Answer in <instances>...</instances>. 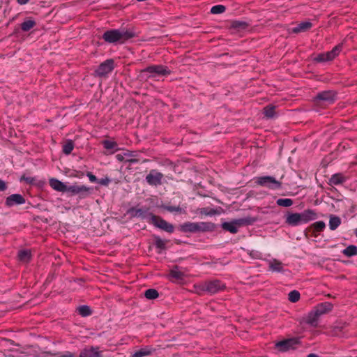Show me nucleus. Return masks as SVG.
Returning <instances> with one entry per match:
<instances>
[{
	"mask_svg": "<svg viewBox=\"0 0 357 357\" xmlns=\"http://www.w3.org/2000/svg\"><path fill=\"white\" fill-rule=\"evenodd\" d=\"M135 36V33L130 29H109L104 32L102 38L108 43L123 44Z\"/></svg>",
	"mask_w": 357,
	"mask_h": 357,
	"instance_id": "1",
	"label": "nucleus"
},
{
	"mask_svg": "<svg viewBox=\"0 0 357 357\" xmlns=\"http://www.w3.org/2000/svg\"><path fill=\"white\" fill-rule=\"evenodd\" d=\"M317 215L314 210L307 209L302 213H288L286 215L285 222L290 226H297L301 224L307 223L316 220Z\"/></svg>",
	"mask_w": 357,
	"mask_h": 357,
	"instance_id": "2",
	"label": "nucleus"
},
{
	"mask_svg": "<svg viewBox=\"0 0 357 357\" xmlns=\"http://www.w3.org/2000/svg\"><path fill=\"white\" fill-rule=\"evenodd\" d=\"M214 224L211 222H187L180 226V229L183 232L195 233L198 231H208L213 230Z\"/></svg>",
	"mask_w": 357,
	"mask_h": 357,
	"instance_id": "3",
	"label": "nucleus"
},
{
	"mask_svg": "<svg viewBox=\"0 0 357 357\" xmlns=\"http://www.w3.org/2000/svg\"><path fill=\"white\" fill-rule=\"evenodd\" d=\"M254 222V219L250 218H241L235 220L232 222H226L222 224V228L224 230L228 231L231 234L238 232V228L243 225H251Z\"/></svg>",
	"mask_w": 357,
	"mask_h": 357,
	"instance_id": "4",
	"label": "nucleus"
},
{
	"mask_svg": "<svg viewBox=\"0 0 357 357\" xmlns=\"http://www.w3.org/2000/svg\"><path fill=\"white\" fill-rule=\"evenodd\" d=\"M255 183L259 185L266 187L271 190H278L282 188V183L271 176L257 177Z\"/></svg>",
	"mask_w": 357,
	"mask_h": 357,
	"instance_id": "5",
	"label": "nucleus"
},
{
	"mask_svg": "<svg viewBox=\"0 0 357 357\" xmlns=\"http://www.w3.org/2000/svg\"><path fill=\"white\" fill-rule=\"evenodd\" d=\"M127 213L131 218H139L143 220H147L151 223L152 220V216L154 215L152 213L149 211V208L144 207L141 208H137L135 207H131L127 211Z\"/></svg>",
	"mask_w": 357,
	"mask_h": 357,
	"instance_id": "6",
	"label": "nucleus"
},
{
	"mask_svg": "<svg viewBox=\"0 0 357 357\" xmlns=\"http://www.w3.org/2000/svg\"><path fill=\"white\" fill-rule=\"evenodd\" d=\"M67 192L73 195H78L79 199H85L92 194L93 188L85 185H74L69 186Z\"/></svg>",
	"mask_w": 357,
	"mask_h": 357,
	"instance_id": "7",
	"label": "nucleus"
},
{
	"mask_svg": "<svg viewBox=\"0 0 357 357\" xmlns=\"http://www.w3.org/2000/svg\"><path fill=\"white\" fill-rule=\"evenodd\" d=\"M114 68V61L113 59H107L101 63L96 69L94 74L96 77H106Z\"/></svg>",
	"mask_w": 357,
	"mask_h": 357,
	"instance_id": "8",
	"label": "nucleus"
},
{
	"mask_svg": "<svg viewBox=\"0 0 357 357\" xmlns=\"http://www.w3.org/2000/svg\"><path fill=\"white\" fill-rule=\"evenodd\" d=\"M151 223L153 224L155 227H158L162 230H164L168 233H173L174 227L173 225L169 223L160 216L154 215L152 216V220Z\"/></svg>",
	"mask_w": 357,
	"mask_h": 357,
	"instance_id": "9",
	"label": "nucleus"
},
{
	"mask_svg": "<svg viewBox=\"0 0 357 357\" xmlns=\"http://www.w3.org/2000/svg\"><path fill=\"white\" fill-rule=\"evenodd\" d=\"M144 73H150L149 77H154L155 75H168L171 73L170 70L162 65H153L149 66L142 70Z\"/></svg>",
	"mask_w": 357,
	"mask_h": 357,
	"instance_id": "10",
	"label": "nucleus"
},
{
	"mask_svg": "<svg viewBox=\"0 0 357 357\" xmlns=\"http://www.w3.org/2000/svg\"><path fill=\"white\" fill-rule=\"evenodd\" d=\"M299 343L300 342L298 338H290L278 342L275 344V347L279 351L284 352L289 349H294Z\"/></svg>",
	"mask_w": 357,
	"mask_h": 357,
	"instance_id": "11",
	"label": "nucleus"
},
{
	"mask_svg": "<svg viewBox=\"0 0 357 357\" xmlns=\"http://www.w3.org/2000/svg\"><path fill=\"white\" fill-rule=\"evenodd\" d=\"M225 287V284L218 280L206 281L205 285L206 292L209 294H215L224 290Z\"/></svg>",
	"mask_w": 357,
	"mask_h": 357,
	"instance_id": "12",
	"label": "nucleus"
},
{
	"mask_svg": "<svg viewBox=\"0 0 357 357\" xmlns=\"http://www.w3.org/2000/svg\"><path fill=\"white\" fill-rule=\"evenodd\" d=\"M163 177L164 176L162 173L152 169L150 171V173L146 175V181L150 185L157 186L162 184Z\"/></svg>",
	"mask_w": 357,
	"mask_h": 357,
	"instance_id": "13",
	"label": "nucleus"
},
{
	"mask_svg": "<svg viewBox=\"0 0 357 357\" xmlns=\"http://www.w3.org/2000/svg\"><path fill=\"white\" fill-rule=\"evenodd\" d=\"M336 99V93L333 91H325L319 93L314 98L315 101H322L327 103H333Z\"/></svg>",
	"mask_w": 357,
	"mask_h": 357,
	"instance_id": "14",
	"label": "nucleus"
},
{
	"mask_svg": "<svg viewBox=\"0 0 357 357\" xmlns=\"http://www.w3.org/2000/svg\"><path fill=\"white\" fill-rule=\"evenodd\" d=\"M24 203V198L20 194L11 195L6 200V205L7 206H13L15 204H22Z\"/></svg>",
	"mask_w": 357,
	"mask_h": 357,
	"instance_id": "15",
	"label": "nucleus"
},
{
	"mask_svg": "<svg viewBox=\"0 0 357 357\" xmlns=\"http://www.w3.org/2000/svg\"><path fill=\"white\" fill-rule=\"evenodd\" d=\"M79 357H100V353L98 347H90L83 349L79 355Z\"/></svg>",
	"mask_w": 357,
	"mask_h": 357,
	"instance_id": "16",
	"label": "nucleus"
},
{
	"mask_svg": "<svg viewBox=\"0 0 357 357\" xmlns=\"http://www.w3.org/2000/svg\"><path fill=\"white\" fill-rule=\"evenodd\" d=\"M348 179V177L342 173H337L330 178L328 184L330 185H337L340 184H343Z\"/></svg>",
	"mask_w": 357,
	"mask_h": 357,
	"instance_id": "17",
	"label": "nucleus"
},
{
	"mask_svg": "<svg viewBox=\"0 0 357 357\" xmlns=\"http://www.w3.org/2000/svg\"><path fill=\"white\" fill-rule=\"evenodd\" d=\"M333 304L329 302L321 303L317 305L314 310L317 312L319 316H321L331 312L333 309Z\"/></svg>",
	"mask_w": 357,
	"mask_h": 357,
	"instance_id": "18",
	"label": "nucleus"
},
{
	"mask_svg": "<svg viewBox=\"0 0 357 357\" xmlns=\"http://www.w3.org/2000/svg\"><path fill=\"white\" fill-rule=\"evenodd\" d=\"M319 317L317 312L313 309L308 313L306 317L304 318V322L311 326L316 327Z\"/></svg>",
	"mask_w": 357,
	"mask_h": 357,
	"instance_id": "19",
	"label": "nucleus"
},
{
	"mask_svg": "<svg viewBox=\"0 0 357 357\" xmlns=\"http://www.w3.org/2000/svg\"><path fill=\"white\" fill-rule=\"evenodd\" d=\"M50 185L58 192L68 191V188L63 183L56 178H51L50 180Z\"/></svg>",
	"mask_w": 357,
	"mask_h": 357,
	"instance_id": "20",
	"label": "nucleus"
},
{
	"mask_svg": "<svg viewBox=\"0 0 357 357\" xmlns=\"http://www.w3.org/2000/svg\"><path fill=\"white\" fill-rule=\"evenodd\" d=\"M269 269L273 272L282 273L284 271V264L276 259H273L268 262Z\"/></svg>",
	"mask_w": 357,
	"mask_h": 357,
	"instance_id": "21",
	"label": "nucleus"
},
{
	"mask_svg": "<svg viewBox=\"0 0 357 357\" xmlns=\"http://www.w3.org/2000/svg\"><path fill=\"white\" fill-rule=\"evenodd\" d=\"M155 349L151 347H145L133 353L131 357H144L151 355Z\"/></svg>",
	"mask_w": 357,
	"mask_h": 357,
	"instance_id": "22",
	"label": "nucleus"
},
{
	"mask_svg": "<svg viewBox=\"0 0 357 357\" xmlns=\"http://www.w3.org/2000/svg\"><path fill=\"white\" fill-rule=\"evenodd\" d=\"M342 45L339 44L334 47L331 51L327 52L325 54V57L327 59V61H332L337 56L342 50Z\"/></svg>",
	"mask_w": 357,
	"mask_h": 357,
	"instance_id": "23",
	"label": "nucleus"
},
{
	"mask_svg": "<svg viewBox=\"0 0 357 357\" xmlns=\"http://www.w3.org/2000/svg\"><path fill=\"white\" fill-rule=\"evenodd\" d=\"M312 26V24L310 22H303L298 24L296 26L292 29V32L294 33H299L305 31L310 29Z\"/></svg>",
	"mask_w": 357,
	"mask_h": 357,
	"instance_id": "24",
	"label": "nucleus"
},
{
	"mask_svg": "<svg viewBox=\"0 0 357 357\" xmlns=\"http://www.w3.org/2000/svg\"><path fill=\"white\" fill-rule=\"evenodd\" d=\"M325 227L326 224L324 221H317L310 225V229L314 236H317V233L323 231Z\"/></svg>",
	"mask_w": 357,
	"mask_h": 357,
	"instance_id": "25",
	"label": "nucleus"
},
{
	"mask_svg": "<svg viewBox=\"0 0 357 357\" xmlns=\"http://www.w3.org/2000/svg\"><path fill=\"white\" fill-rule=\"evenodd\" d=\"M169 276L174 281H181L184 278V273L178 270V266H175L170 271Z\"/></svg>",
	"mask_w": 357,
	"mask_h": 357,
	"instance_id": "26",
	"label": "nucleus"
},
{
	"mask_svg": "<svg viewBox=\"0 0 357 357\" xmlns=\"http://www.w3.org/2000/svg\"><path fill=\"white\" fill-rule=\"evenodd\" d=\"M341 224V219L335 215H331L329 220V228L335 230Z\"/></svg>",
	"mask_w": 357,
	"mask_h": 357,
	"instance_id": "27",
	"label": "nucleus"
},
{
	"mask_svg": "<svg viewBox=\"0 0 357 357\" xmlns=\"http://www.w3.org/2000/svg\"><path fill=\"white\" fill-rule=\"evenodd\" d=\"M31 252L28 250H20L18 252L19 260L22 262L26 263L31 259Z\"/></svg>",
	"mask_w": 357,
	"mask_h": 357,
	"instance_id": "28",
	"label": "nucleus"
},
{
	"mask_svg": "<svg viewBox=\"0 0 357 357\" xmlns=\"http://www.w3.org/2000/svg\"><path fill=\"white\" fill-rule=\"evenodd\" d=\"M124 155L128 158L126 162L129 163H137L139 162V160L135 158L138 155L137 151H127L124 153Z\"/></svg>",
	"mask_w": 357,
	"mask_h": 357,
	"instance_id": "29",
	"label": "nucleus"
},
{
	"mask_svg": "<svg viewBox=\"0 0 357 357\" xmlns=\"http://www.w3.org/2000/svg\"><path fill=\"white\" fill-rule=\"evenodd\" d=\"M342 253L347 257H352L357 255V246L351 245L343 250Z\"/></svg>",
	"mask_w": 357,
	"mask_h": 357,
	"instance_id": "30",
	"label": "nucleus"
},
{
	"mask_svg": "<svg viewBox=\"0 0 357 357\" xmlns=\"http://www.w3.org/2000/svg\"><path fill=\"white\" fill-rule=\"evenodd\" d=\"M36 25V22L33 20L29 19L25 20L21 24V29L23 31H29Z\"/></svg>",
	"mask_w": 357,
	"mask_h": 357,
	"instance_id": "31",
	"label": "nucleus"
},
{
	"mask_svg": "<svg viewBox=\"0 0 357 357\" xmlns=\"http://www.w3.org/2000/svg\"><path fill=\"white\" fill-rule=\"evenodd\" d=\"M102 145L105 149L107 150L113 149L114 151L119 150L118 148V144L116 142L110 141V140H104L102 142Z\"/></svg>",
	"mask_w": 357,
	"mask_h": 357,
	"instance_id": "32",
	"label": "nucleus"
},
{
	"mask_svg": "<svg viewBox=\"0 0 357 357\" xmlns=\"http://www.w3.org/2000/svg\"><path fill=\"white\" fill-rule=\"evenodd\" d=\"M144 296L149 300L155 299L159 296L158 291L155 289H149L145 291Z\"/></svg>",
	"mask_w": 357,
	"mask_h": 357,
	"instance_id": "33",
	"label": "nucleus"
},
{
	"mask_svg": "<svg viewBox=\"0 0 357 357\" xmlns=\"http://www.w3.org/2000/svg\"><path fill=\"white\" fill-rule=\"evenodd\" d=\"M167 240H163L159 236H154V244L155 247L160 250H165L166 248Z\"/></svg>",
	"mask_w": 357,
	"mask_h": 357,
	"instance_id": "34",
	"label": "nucleus"
},
{
	"mask_svg": "<svg viewBox=\"0 0 357 357\" xmlns=\"http://www.w3.org/2000/svg\"><path fill=\"white\" fill-rule=\"evenodd\" d=\"M77 311L82 317H87L91 314L92 311L88 305H81L77 308Z\"/></svg>",
	"mask_w": 357,
	"mask_h": 357,
	"instance_id": "35",
	"label": "nucleus"
},
{
	"mask_svg": "<svg viewBox=\"0 0 357 357\" xmlns=\"http://www.w3.org/2000/svg\"><path fill=\"white\" fill-rule=\"evenodd\" d=\"M294 202L289 198H280L276 201V204L280 206L289 207L293 204Z\"/></svg>",
	"mask_w": 357,
	"mask_h": 357,
	"instance_id": "36",
	"label": "nucleus"
},
{
	"mask_svg": "<svg viewBox=\"0 0 357 357\" xmlns=\"http://www.w3.org/2000/svg\"><path fill=\"white\" fill-rule=\"evenodd\" d=\"M275 107L273 105H268L264 108V114L266 117L271 119L273 118L275 115Z\"/></svg>",
	"mask_w": 357,
	"mask_h": 357,
	"instance_id": "37",
	"label": "nucleus"
},
{
	"mask_svg": "<svg viewBox=\"0 0 357 357\" xmlns=\"http://www.w3.org/2000/svg\"><path fill=\"white\" fill-rule=\"evenodd\" d=\"M74 149V143L72 140H68L63 146V152L66 155H69Z\"/></svg>",
	"mask_w": 357,
	"mask_h": 357,
	"instance_id": "38",
	"label": "nucleus"
},
{
	"mask_svg": "<svg viewBox=\"0 0 357 357\" xmlns=\"http://www.w3.org/2000/svg\"><path fill=\"white\" fill-rule=\"evenodd\" d=\"M288 298L291 302L296 303L300 298V293L296 290H293L289 293Z\"/></svg>",
	"mask_w": 357,
	"mask_h": 357,
	"instance_id": "39",
	"label": "nucleus"
},
{
	"mask_svg": "<svg viewBox=\"0 0 357 357\" xmlns=\"http://www.w3.org/2000/svg\"><path fill=\"white\" fill-rule=\"evenodd\" d=\"M226 10V8L223 5H216L211 8V13L213 14H221L224 13Z\"/></svg>",
	"mask_w": 357,
	"mask_h": 357,
	"instance_id": "40",
	"label": "nucleus"
},
{
	"mask_svg": "<svg viewBox=\"0 0 357 357\" xmlns=\"http://www.w3.org/2000/svg\"><path fill=\"white\" fill-rule=\"evenodd\" d=\"M248 24L246 22L243 21H234L231 23V27L234 29H245L247 27Z\"/></svg>",
	"mask_w": 357,
	"mask_h": 357,
	"instance_id": "41",
	"label": "nucleus"
},
{
	"mask_svg": "<svg viewBox=\"0 0 357 357\" xmlns=\"http://www.w3.org/2000/svg\"><path fill=\"white\" fill-rule=\"evenodd\" d=\"M206 282L202 284H195L194 288L195 291L198 294H202L204 292H206V289H205Z\"/></svg>",
	"mask_w": 357,
	"mask_h": 357,
	"instance_id": "42",
	"label": "nucleus"
},
{
	"mask_svg": "<svg viewBox=\"0 0 357 357\" xmlns=\"http://www.w3.org/2000/svg\"><path fill=\"white\" fill-rule=\"evenodd\" d=\"M165 208L167 211H169V212H179V213H185V211L183 210L181 207L179 206H165Z\"/></svg>",
	"mask_w": 357,
	"mask_h": 357,
	"instance_id": "43",
	"label": "nucleus"
},
{
	"mask_svg": "<svg viewBox=\"0 0 357 357\" xmlns=\"http://www.w3.org/2000/svg\"><path fill=\"white\" fill-rule=\"evenodd\" d=\"M345 327V324H338L333 326V333H336L338 331H341Z\"/></svg>",
	"mask_w": 357,
	"mask_h": 357,
	"instance_id": "44",
	"label": "nucleus"
},
{
	"mask_svg": "<svg viewBox=\"0 0 357 357\" xmlns=\"http://www.w3.org/2000/svg\"><path fill=\"white\" fill-rule=\"evenodd\" d=\"M314 60L316 61H317V62H325V61H327V59H326L324 53L318 54L315 57Z\"/></svg>",
	"mask_w": 357,
	"mask_h": 357,
	"instance_id": "45",
	"label": "nucleus"
},
{
	"mask_svg": "<svg viewBox=\"0 0 357 357\" xmlns=\"http://www.w3.org/2000/svg\"><path fill=\"white\" fill-rule=\"evenodd\" d=\"M86 176L87 177L89 178V181L91 182V183H96L97 182L98 183V178H96V176L95 175H93L91 172H87L86 173Z\"/></svg>",
	"mask_w": 357,
	"mask_h": 357,
	"instance_id": "46",
	"label": "nucleus"
},
{
	"mask_svg": "<svg viewBox=\"0 0 357 357\" xmlns=\"http://www.w3.org/2000/svg\"><path fill=\"white\" fill-rule=\"evenodd\" d=\"M110 182V179L107 177L98 180V183L102 185H107Z\"/></svg>",
	"mask_w": 357,
	"mask_h": 357,
	"instance_id": "47",
	"label": "nucleus"
},
{
	"mask_svg": "<svg viewBox=\"0 0 357 357\" xmlns=\"http://www.w3.org/2000/svg\"><path fill=\"white\" fill-rule=\"evenodd\" d=\"M6 189V183L0 179V191H4Z\"/></svg>",
	"mask_w": 357,
	"mask_h": 357,
	"instance_id": "48",
	"label": "nucleus"
},
{
	"mask_svg": "<svg viewBox=\"0 0 357 357\" xmlns=\"http://www.w3.org/2000/svg\"><path fill=\"white\" fill-rule=\"evenodd\" d=\"M126 156L124 155V153L123 154H117L116 155V158L118 161L119 162H122L124 160Z\"/></svg>",
	"mask_w": 357,
	"mask_h": 357,
	"instance_id": "49",
	"label": "nucleus"
},
{
	"mask_svg": "<svg viewBox=\"0 0 357 357\" xmlns=\"http://www.w3.org/2000/svg\"><path fill=\"white\" fill-rule=\"evenodd\" d=\"M61 357H76L75 355L70 351L65 352Z\"/></svg>",
	"mask_w": 357,
	"mask_h": 357,
	"instance_id": "50",
	"label": "nucleus"
},
{
	"mask_svg": "<svg viewBox=\"0 0 357 357\" xmlns=\"http://www.w3.org/2000/svg\"><path fill=\"white\" fill-rule=\"evenodd\" d=\"M29 0H17V3L20 5H24L29 2Z\"/></svg>",
	"mask_w": 357,
	"mask_h": 357,
	"instance_id": "51",
	"label": "nucleus"
},
{
	"mask_svg": "<svg viewBox=\"0 0 357 357\" xmlns=\"http://www.w3.org/2000/svg\"><path fill=\"white\" fill-rule=\"evenodd\" d=\"M21 179H24L25 181H26L28 183H31L33 181V178H25L24 176L22 177Z\"/></svg>",
	"mask_w": 357,
	"mask_h": 357,
	"instance_id": "52",
	"label": "nucleus"
},
{
	"mask_svg": "<svg viewBox=\"0 0 357 357\" xmlns=\"http://www.w3.org/2000/svg\"><path fill=\"white\" fill-rule=\"evenodd\" d=\"M307 357H319V356L315 354H310L309 355L307 356Z\"/></svg>",
	"mask_w": 357,
	"mask_h": 357,
	"instance_id": "53",
	"label": "nucleus"
},
{
	"mask_svg": "<svg viewBox=\"0 0 357 357\" xmlns=\"http://www.w3.org/2000/svg\"><path fill=\"white\" fill-rule=\"evenodd\" d=\"M356 236H357V228L355 229V231H354Z\"/></svg>",
	"mask_w": 357,
	"mask_h": 357,
	"instance_id": "54",
	"label": "nucleus"
}]
</instances>
